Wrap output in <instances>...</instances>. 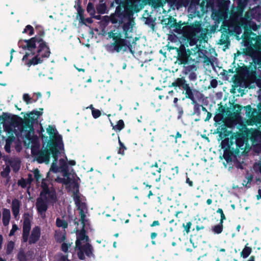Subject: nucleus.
Wrapping results in <instances>:
<instances>
[{"label": "nucleus", "mask_w": 261, "mask_h": 261, "mask_svg": "<svg viewBox=\"0 0 261 261\" xmlns=\"http://www.w3.org/2000/svg\"><path fill=\"white\" fill-rule=\"evenodd\" d=\"M57 261H69L67 258V257L65 256L59 255L57 256L56 258Z\"/></svg>", "instance_id": "obj_37"}, {"label": "nucleus", "mask_w": 261, "mask_h": 261, "mask_svg": "<svg viewBox=\"0 0 261 261\" xmlns=\"http://www.w3.org/2000/svg\"><path fill=\"white\" fill-rule=\"evenodd\" d=\"M260 16L261 6H258L248 12L244 17L237 16L234 22V27L232 29L230 27L229 29L231 31L239 35L242 32L241 28H243L244 32L242 38L245 45L257 50H261V36L256 35L252 31L257 30L259 25H256L252 19L259 21Z\"/></svg>", "instance_id": "obj_1"}, {"label": "nucleus", "mask_w": 261, "mask_h": 261, "mask_svg": "<svg viewBox=\"0 0 261 261\" xmlns=\"http://www.w3.org/2000/svg\"><path fill=\"white\" fill-rule=\"evenodd\" d=\"M220 251H221V252H225V250L224 249H223V248H222V249H220Z\"/></svg>", "instance_id": "obj_61"}, {"label": "nucleus", "mask_w": 261, "mask_h": 261, "mask_svg": "<svg viewBox=\"0 0 261 261\" xmlns=\"http://www.w3.org/2000/svg\"><path fill=\"white\" fill-rule=\"evenodd\" d=\"M113 246H114V247H115V248H116V242H115L113 243Z\"/></svg>", "instance_id": "obj_62"}, {"label": "nucleus", "mask_w": 261, "mask_h": 261, "mask_svg": "<svg viewBox=\"0 0 261 261\" xmlns=\"http://www.w3.org/2000/svg\"><path fill=\"white\" fill-rule=\"evenodd\" d=\"M156 236H157L156 233H155V232H152V233H151V238L152 239H154V238H155V237H156Z\"/></svg>", "instance_id": "obj_46"}, {"label": "nucleus", "mask_w": 261, "mask_h": 261, "mask_svg": "<svg viewBox=\"0 0 261 261\" xmlns=\"http://www.w3.org/2000/svg\"><path fill=\"white\" fill-rule=\"evenodd\" d=\"M14 247V243L12 241L8 242L6 247V252L7 254H10Z\"/></svg>", "instance_id": "obj_26"}, {"label": "nucleus", "mask_w": 261, "mask_h": 261, "mask_svg": "<svg viewBox=\"0 0 261 261\" xmlns=\"http://www.w3.org/2000/svg\"><path fill=\"white\" fill-rule=\"evenodd\" d=\"M124 125L123 120H120L118 121L117 124L113 127V128L120 131L124 127Z\"/></svg>", "instance_id": "obj_28"}, {"label": "nucleus", "mask_w": 261, "mask_h": 261, "mask_svg": "<svg viewBox=\"0 0 261 261\" xmlns=\"http://www.w3.org/2000/svg\"><path fill=\"white\" fill-rule=\"evenodd\" d=\"M189 29L190 33L188 35L187 38L190 41V45H193L196 43V34L199 33L200 31V25L197 24L192 25L190 27Z\"/></svg>", "instance_id": "obj_12"}, {"label": "nucleus", "mask_w": 261, "mask_h": 261, "mask_svg": "<svg viewBox=\"0 0 261 261\" xmlns=\"http://www.w3.org/2000/svg\"><path fill=\"white\" fill-rule=\"evenodd\" d=\"M22 33L28 34L30 36L34 34V29L31 25H28L26 26Z\"/></svg>", "instance_id": "obj_27"}, {"label": "nucleus", "mask_w": 261, "mask_h": 261, "mask_svg": "<svg viewBox=\"0 0 261 261\" xmlns=\"http://www.w3.org/2000/svg\"><path fill=\"white\" fill-rule=\"evenodd\" d=\"M241 228V226L240 225H238L237 227V230L239 231H240V229Z\"/></svg>", "instance_id": "obj_57"}, {"label": "nucleus", "mask_w": 261, "mask_h": 261, "mask_svg": "<svg viewBox=\"0 0 261 261\" xmlns=\"http://www.w3.org/2000/svg\"><path fill=\"white\" fill-rule=\"evenodd\" d=\"M204 228V227L203 226H201V227H199V226H197L196 227V229L197 230H199L200 229H203Z\"/></svg>", "instance_id": "obj_53"}, {"label": "nucleus", "mask_w": 261, "mask_h": 261, "mask_svg": "<svg viewBox=\"0 0 261 261\" xmlns=\"http://www.w3.org/2000/svg\"><path fill=\"white\" fill-rule=\"evenodd\" d=\"M20 205V202L18 200L15 199L13 200L12 203V209L13 215L15 218H16L19 215Z\"/></svg>", "instance_id": "obj_15"}, {"label": "nucleus", "mask_w": 261, "mask_h": 261, "mask_svg": "<svg viewBox=\"0 0 261 261\" xmlns=\"http://www.w3.org/2000/svg\"><path fill=\"white\" fill-rule=\"evenodd\" d=\"M238 168H243V166L242 165H239L237 166Z\"/></svg>", "instance_id": "obj_60"}, {"label": "nucleus", "mask_w": 261, "mask_h": 261, "mask_svg": "<svg viewBox=\"0 0 261 261\" xmlns=\"http://www.w3.org/2000/svg\"><path fill=\"white\" fill-rule=\"evenodd\" d=\"M9 166H11L13 170L15 172L17 171L20 167V162L19 160L13 159L9 162Z\"/></svg>", "instance_id": "obj_19"}, {"label": "nucleus", "mask_w": 261, "mask_h": 261, "mask_svg": "<svg viewBox=\"0 0 261 261\" xmlns=\"http://www.w3.org/2000/svg\"><path fill=\"white\" fill-rule=\"evenodd\" d=\"M3 126L4 130L8 133L5 148L7 152H10L11 144L14 138V134L17 135V129L20 127L19 122L15 118L8 117L4 120Z\"/></svg>", "instance_id": "obj_10"}, {"label": "nucleus", "mask_w": 261, "mask_h": 261, "mask_svg": "<svg viewBox=\"0 0 261 261\" xmlns=\"http://www.w3.org/2000/svg\"><path fill=\"white\" fill-rule=\"evenodd\" d=\"M118 107H119V110H121L122 108V106L121 105H119Z\"/></svg>", "instance_id": "obj_59"}, {"label": "nucleus", "mask_w": 261, "mask_h": 261, "mask_svg": "<svg viewBox=\"0 0 261 261\" xmlns=\"http://www.w3.org/2000/svg\"><path fill=\"white\" fill-rule=\"evenodd\" d=\"M23 100L28 105L34 101H36V100H33L32 98L30 97V95L28 94H24L23 95Z\"/></svg>", "instance_id": "obj_29"}, {"label": "nucleus", "mask_w": 261, "mask_h": 261, "mask_svg": "<svg viewBox=\"0 0 261 261\" xmlns=\"http://www.w3.org/2000/svg\"><path fill=\"white\" fill-rule=\"evenodd\" d=\"M160 225V223L158 221H154L151 224V227H154L155 226H158Z\"/></svg>", "instance_id": "obj_42"}, {"label": "nucleus", "mask_w": 261, "mask_h": 261, "mask_svg": "<svg viewBox=\"0 0 261 261\" xmlns=\"http://www.w3.org/2000/svg\"><path fill=\"white\" fill-rule=\"evenodd\" d=\"M36 94L37 95L38 98H40L41 97V94L39 92L36 93Z\"/></svg>", "instance_id": "obj_54"}, {"label": "nucleus", "mask_w": 261, "mask_h": 261, "mask_svg": "<svg viewBox=\"0 0 261 261\" xmlns=\"http://www.w3.org/2000/svg\"><path fill=\"white\" fill-rule=\"evenodd\" d=\"M42 111H33L25 117L20 126V136L24 138V143L27 147L31 148L32 153H35V148L38 145V138L34 135L33 122L42 115Z\"/></svg>", "instance_id": "obj_6"}, {"label": "nucleus", "mask_w": 261, "mask_h": 261, "mask_svg": "<svg viewBox=\"0 0 261 261\" xmlns=\"http://www.w3.org/2000/svg\"><path fill=\"white\" fill-rule=\"evenodd\" d=\"M18 258L19 261H27V259L23 252L20 251L18 254Z\"/></svg>", "instance_id": "obj_36"}, {"label": "nucleus", "mask_w": 261, "mask_h": 261, "mask_svg": "<svg viewBox=\"0 0 261 261\" xmlns=\"http://www.w3.org/2000/svg\"><path fill=\"white\" fill-rule=\"evenodd\" d=\"M223 230V224L220 222V224L215 226L213 228V231L215 233L219 234Z\"/></svg>", "instance_id": "obj_23"}, {"label": "nucleus", "mask_w": 261, "mask_h": 261, "mask_svg": "<svg viewBox=\"0 0 261 261\" xmlns=\"http://www.w3.org/2000/svg\"><path fill=\"white\" fill-rule=\"evenodd\" d=\"M181 137V134L177 132L176 133V136H175V138L176 139L177 138H180Z\"/></svg>", "instance_id": "obj_52"}, {"label": "nucleus", "mask_w": 261, "mask_h": 261, "mask_svg": "<svg viewBox=\"0 0 261 261\" xmlns=\"http://www.w3.org/2000/svg\"><path fill=\"white\" fill-rule=\"evenodd\" d=\"M40 237V228L36 226L33 228L32 230L31 236L29 239L30 244H33L36 243L39 239Z\"/></svg>", "instance_id": "obj_13"}, {"label": "nucleus", "mask_w": 261, "mask_h": 261, "mask_svg": "<svg viewBox=\"0 0 261 261\" xmlns=\"http://www.w3.org/2000/svg\"><path fill=\"white\" fill-rule=\"evenodd\" d=\"M87 11L91 16H94L95 14V8L94 5L92 3H88L87 7Z\"/></svg>", "instance_id": "obj_22"}, {"label": "nucleus", "mask_w": 261, "mask_h": 261, "mask_svg": "<svg viewBox=\"0 0 261 261\" xmlns=\"http://www.w3.org/2000/svg\"><path fill=\"white\" fill-rule=\"evenodd\" d=\"M0 261H6V260L3 259L2 258L0 257Z\"/></svg>", "instance_id": "obj_64"}, {"label": "nucleus", "mask_w": 261, "mask_h": 261, "mask_svg": "<svg viewBox=\"0 0 261 261\" xmlns=\"http://www.w3.org/2000/svg\"><path fill=\"white\" fill-rule=\"evenodd\" d=\"M97 10L98 13L103 14L105 12L106 7L104 4H100L97 7Z\"/></svg>", "instance_id": "obj_33"}, {"label": "nucleus", "mask_w": 261, "mask_h": 261, "mask_svg": "<svg viewBox=\"0 0 261 261\" xmlns=\"http://www.w3.org/2000/svg\"><path fill=\"white\" fill-rule=\"evenodd\" d=\"M191 55V51L189 49L185 50L179 55L178 61L180 64H186L188 63Z\"/></svg>", "instance_id": "obj_14"}, {"label": "nucleus", "mask_w": 261, "mask_h": 261, "mask_svg": "<svg viewBox=\"0 0 261 261\" xmlns=\"http://www.w3.org/2000/svg\"><path fill=\"white\" fill-rule=\"evenodd\" d=\"M85 21L86 22V24L87 23H91L93 22L92 19L90 18H87L86 19H85Z\"/></svg>", "instance_id": "obj_43"}, {"label": "nucleus", "mask_w": 261, "mask_h": 261, "mask_svg": "<svg viewBox=\"0 0 261 261\" xmlns=\"http://www.w3.org/2000/svg\"><path fill=\"white\" fill-rule=\"evenodd\" d=\"M133 22L129 21L124 24L122 29H118L109 33V37L114 41L113 45L116 51L129 49L132 54L135 53L136 42L132 36Z\"/></svg>", "instance_id": "obj_2"}, {"label": "nucleus", "mask_w": 261, "mask_h": 261, "mask_svg": "<svg viewBox=\"0 0 261 261\" xmlns=\"http://www.w3.org/2000/svg\"><path fill=\"white\" fill-rule=\"evenodd\" d=\"M10 219V211L7 208L3 210V222L5 226H7Z\"/></svg>", "instance_id": "obj_16"}, {"label": "nucleus", "mask_w": 261, "mask_h": 261, "mask_svg": "<svg viewBox=\"0 0 261 261\" xmlns=\"http://www.w3.org/2000/svg\"><path fill=\"white\" fill-rule=\"evenodd\" d=\"M77 13L76 15V19L78 20L80 23L86 24L85 18L84 17V10L79 6L77 9Z\"/></svg>", "instance_id": "obj_17"}, {"label": "nucleus", "mask_w": 261, "mask_h": 261, "mask_svg": "<svg viewBox=\"0 0 261 261\" xmlns=\"http://www.w3.org/2000/svg\"><path fill=\"white\" fill-rule=\"evenodd\" d=\"M177 101H178V98H174V103H176Z\"/></svg>", "instance_id": "obj_58"}, {"label": "nucleus", "mask_w": 261, "mask_h": 261, "mask_svg": "<svg viewBox=\"0 0 261 261\" xmlns=\"http://www.w3.org/2000/svg\"><path fill=\"white\" fill-rule=\"evenodd\" d=\"M173 171H175V174H177L178 173V167H175V168H172Z\"/></svg>", "instance_id": "obj_48"}, {"label": "nucleus", "mask_w": 261, "mask_h": 261, "mask_svg": "<svg viewBox=\"0 0 261 261\" xmlns=\"http://www.w3.org/2000/svg\"><path fill=\"white\" fill-rule=\"evenodd\" d=\"M31 228V217L25 215L23 220L22 240L24 242L28 240V236Z\"/></svg>", "instance_id": "obj_11"}, {"label": "nucleus", "mask_w": 261, "mask_h": 261, "mask_svg": "<svg viewBox=\"0 0 261 261\" xmlns=\"http://www.w3.org/2000/svg\"><path fill=\"white\" fill-rule=\"evenodd\" d=\"M152 195H153V194H152V192H151V191H149V194H148V197L149 198H150V197L151 196H152Z\"/></svg>", "instance_id": "obj_56"}, {"label": "nucleus", "mask_w": 261, "mask_h": 261, "mask_svg": "<svg viewBox=\"0 0 261 261\" xmlns=\"http://www.w3.org/2000/svg\"><path fill=\"white\" fill-rule=\"evenodd\" d=\"M77 69L79 70V71H84V69H79V68H77Z\"/></svg>", "instance_id": "obj_63"}, {"label": "nucleus", "mask_w": 261, "mask_h": 261, "mask_svg": "<svg viewBox=\"0 0 261 261\" xmlns=\"http://www.w3.org/2000/svg\"><path fill=\"white\" fill-rule=\"evenodd\" d=\"M70 246V244H67L66 243H64L62 245V249L63 251L66 252L68 250V249Z\"/></svg>", "instance_id": "obj_39"}, {"label": "nucleus", "mask_w": 261, "mask_h": 261, "mask_svg": "<svg viewBox=\"0 0 261 261\" xmlns=\"http://www.w3.org/2000/svg\"><path fill=\"white\" fill-rule=\"evenodd\" d=\"M34 177L36 180L38 181L41 179V175L40 174L39 171L38 169H36L33 171Z\"/></svg>", "instance_id": "obj_35"}, {"label": "nucleus", "mask_w": 261, "mask_h": 261, "mask_svg": "<svg viewBox=\"0 0 261 261\" xmlns=\"http://www.w3.org/2000/svg\"><path fill=\"white\" fill-rule=\"evenodd\" d=\"M47 132L49 135L51 139V142H48L46 145H43L41 150L36 152V147H34L35 153L36 155L37 161L40 163H45L48 164L50 155L52 157L56 158L58 153V148H60L62 145V137L58 134L57 130L54 127L49 126L47 128Z\"/></svg>", "instance_id": "obj_4"}, {"label": "nucleus", "mask_w": 261, "mask_h": 261, "mask_svg": "<svg viewBox=\"0 0 261 261\" xmlns=\"http://www.w3.org/2000/svg\"><path fill=\"white\" fill-rule=\"evenodd\" d=\"M41 187L43 190L40 193V197L37 200L36 207L41 217H44L48 205L54 202L56 197L55 191L48 189L45 179L42 180Z\"/></svg>", "instance_id": "obj_9"}, {"label": "nucleus", "mask_w": 261, "mask_h": 261, "mask_svg": "<svg viewBox=\"0 0 261 261\" xmlns=\"http://www.w3.org/2000/svg\"><path fill=\"white\" fill-rule=\"evenodd\" d=\"M240 132L241 133H233L231 139L235 140L238 152L244 154L249 152L251 146L255 144L260 134L256 129L247 127H243Z\"/></svg>", "instance_id": "obj_7"}, {"label": "nucleus", "mask_w": 261, "mask_h": 261, "mask_svg": "<svg viewBox=\"0 0 261 261\" xmlns=\"http://www.w3.org/2000/svg\"><path fill=\"white\" fill-rule=\"evenodd\" d=\"M212 203V200L211 199H208L206 201V203L208 204V205H210Z\"/></svg>", "instance_id": "obj_51"}, {"label": "nucleus", "mask_w": 261, "mask_h": 261, "mask_svg": "<svg viewBox=\"0 0 261 261\" xmlns=\"http://www.w3.org/2000/svg\"><path fill=\"white\" fill-rule=\"evenodd\" d=\"M118 153L123 155L124 154V150L121 148H119Z\"/></svg>", "instance_id": "obj_47"}, {"label": "nucleus", "mask_w": 261, "mask_h": 261, "mask_svg": "<svg viewBox=\"0 0 261 261\" xmlns=\"http://www.w3.org/2000/svg\"><path fill=\"white\" fill-rule=\"evenodd\" d=\"M192 223L190 222L187 223L186 225L184 226L185 229L187 232H189L190 231V229L191 227Z\"/></svg>", "instance_id": "obj_40"}, {"label": "nucleus", "mask_w": 261, "mask_h": 261, "mask_svg": "<svg viewBox=\"0 0 261 261\" xmlns=\"http://www.w3.org/2000/svg\"><path fill=\"white\" fill-rule=\"evenodd\" d=\"M211 116H212L211 114L210 113L208 112L205 121L208 120L211 118Z\"/></svg>", "instance_id": "obj_49"}, {"label": "nucleus", "mask_w": 261, "mask_h": 261, "mask_svg": "<svg viewBox=\"0 0 261 261\" xmlns=\"http://www.w3.org/2000/svg\"><path fill=\"white\" fill-rule=\"evenodd\" d=\"M188 85L186 83V80L184 78H177L172 83L173 87H182L184 88L185 85Z\"/></svg>", "instance_id": "obj_18"}, {"label": "nucleus", "mask_w": 261, "mask_h": 261, "mask_svg": "<svg viewBox=\"0 0 261 261\" xmlns=\"http://www.w3.org/2000/svg\"><path fill=\"white\" fill-rule=\"evenodd\" d=\"M18 229V227L16 224H13L12 225V228L11 230H10L9 236H12L14 234L15 231Z\"/></svg>", "instance_id": "obj_38"}, {"label": "nucleus", "mask_w": 261, "mask_h": 261, "mask_svg": "<svg viewBox=\"0 0 261 261\" xmlns=\"http://www.w3.org/2000/svg\"><path fill=\"white\" fill-rule=\"evenodd\" d=\"M15 52V50L13 49H12L11 50V56H10V62L12 61V59H13V55H12V54L13 53Z\"/></svg>", "instance_id": "obj_50"}, {"label": "nucleus", "mask_w": 261, "mask_h": 261, "mask_svg": "<svg viewBox=\"0 0 261 261\" xmlns=\"http://www.w3.org/2000/svg\"><path fill=\"white\" fill-rule=\"evenodd\" d=\"M118 141H119V144L120 145V148H121L123 149V150H125L126 149V147L124 145V144L121 142L119 137H118Z\"/></svg>", "instance_id": "obj_41"}, {"label": "nucleus", "mask_w": 261, "mask_h": 261, "mask_svg": "<svg viewBox=\"0 0 261 261\" xmlns=\"http://www.w3.org/2000/svg\"><path fill=\"white\" fill-rule=\"evenodd\" d=\"M10 172V168L9 165H7L1 172V175L3 177H7Z\"/></svg>", "instance_id": "obj_31"}, {"label": "nucleus", "mask_w": 261, "mask_h": 261, "mask_svg": "<svg viewBox=\"0 0 261 261\" xmlns=\"http://www.w3.org/2000/svg\"><path fill=\"white\" fill-rule=\"evenodd\" d=\"M61 155V153L58 150V153L56 158L53 157L54 159L51 168L49 171L47 173V177L51 171L54 172H63V177H58L55 180L59 182H62L66 185H68L69 187L73 188V192L76 195L78 192L79 186L70 177V175L68 173L69 169L68 165L74 166L76 162L74 160H70L67 162V159L66 156H63L59 159V165H57V159L59 155ZM76 197L77 195L75 196Z\"/></svg>", "instance_id": "obj_5"}, {"label": "nucleus", "mask_w": 261, "mask_h": 261, "mask_svg": "<svg viewBox=\"0 0 261 261\" xmlns=\"http://www.w3.org/2000/svg\"><path fill=\"white\" fill-rule=\"evenodd\" d=\"M56 239L58 242H61L65 239L64 233H57L56 234Z\"/></svg>", "instance_id": "obj_30"}, {"label": "nucleus", "mask_w": 261, "mask_h": 261, "mask_svg": "<svg viewBox=\"0 0 261 261\" xmlns=\"http://www.w3.org/2000/svg\"><path fill=\"white\" fill-rule=\"evenodd\" d=\"M257 199H261V189L258 190V194L257 195Z\"/></svg>", "instance_id": "obj_45"}, {"label": "nucleus", "mask_w": 261, "mask_h": 261, "mask_svg": "<svg viewBox=\"0 0 261 261\" xmlns=\"http://www.w3.org/2000/svg\"><path fill=\"white\" fill-rule=\"evenodd\" d=\"M25 42L27 49L22 59L24 65H36L42 62V58L49 57V48L41 39L34 38Z\"/></svg>", "instance_id": "obj_3"}, {"label": "nucleus", "mask_w": 261, "mask_h": 261, "mask_svg": "<svg viewBox=\"0 0 261 261\" xmlns=\"http://www.w3.org/2000/svg\"><path fill=\"white\" fill-rule=\"evenodd\" d=\"M81 215V227L82 230L77 233V239L76 241V248L78 249L77 255L80 259L85 258L84 253L88 256L91 257L93 255V248L92 246L88 243V238L85 235L84 228L85 225V215L83 211H80Z\"/></svg>", "instance_id": "obj_8"}, {"label": "nucleus", "mask_w": 261, "mask_h": 261, "mask_svg": "<svg viewBox=\"0 0 261 261\" xmlns=\"http://www.w3.org/2000/svg\"><path fill=\"white\" fill-rule=\"evenodd\" d=\"M160 179H161V175L159 174V176H158V177L155 179V180L156 181H159L160 180Z\"/></svg>", "instance_id": "obj_55"}, {"label": "nucleus", "mask_w": 261, "mask_h": 261, "mask_svg": "<svg viewBox=\"0 0 261 261\" xmlns=\"http://www.w3.org/2000/svg\"><path fill=\"white\" fill-rule=\"evenodd\" d=\"M186 91V97L190 99L193 98V94L192 89L190 88L189 84L184 86L183 88Z\"/></svg>", "instance_id": "obj_21"}, {"label": "nucleus", "mask_w": 261, "mask_h": 261, "mask_svg": "<svg viewBox=\"0 0 261 261\" xmlns=\"http://www.w3.org/2000/svg\"><path fill=\"white\" fill-rule=\"evenodd\" d=\"M217 212L220 214L221 215V223H223V221L226 219L225 215L223 213V210L221 208H218L217 211Z\"/></svg>", "instance_id": "obj_34"}, {"label": "nucleus", "mask_w": 261, "mask_h": 261, "mask_svg": "<svg viewBox=\"0 0 261 261\" xmlns=\"http://www.w3.org/2000/svg\"><path fill=\"white\" fill-rule=\"evenodd\" d=\"M151 173L153 175H156V172L159 174L160 173L161 171V169L159 168L158 164L156 163L154 165L151 166Z\"/></svg>", "instance_id": "obj_24"}, {"label": "nucleus", "mask_w": 261, "mask_h": 261, "mask_svg": "<svg viewBox=\"0 0 261 261\" xmlns=\"http://www.w3.org/2000/svg\"><path fill=\"white\" fill-rule=\"evenodd\" d=\"M186 182L189 184L190 187L193 186V182L190 180L189 178H187L186 179Z\"/></svg>", "instance_id": "obj_44"}, {"label": "nucleus", "mask_w": 261, "mask_h": 261, "mask_svg": "<svg viewBox=\"0 0 261 261\" xmlns=\"http://www.w3.org/2000/svg\"><path fill=\"white\" fill-rule=\"evenodd\" d=\"M56 224L58 227H62L64 228H65L67 227V222L63 220L60 219L59 218L57 219Z\"/></svg>", "instance_id": "obj_25"}, {"label": "nucleus", "mask_w": 261, "mask_h": 261, "mask_svg": "<svg viewBox=\"0 0 261 261\" xmlns=\"http://www.w3.org/2000/svg\"><path fill=\"white\" fill-rule=\"evenodd\" d=\"M248 244H247L241 253V257L244 258H247L252 252V249L247 246Z\"/></svg>", "instance_id": "obj_20"}, {"label": "nucleus", "mask_w": 261, "mask_h": 261, "mask_svg": "<svg viewBox=\"0 0 261 261\" xmlns=\"http://www.w3.org/2000/svg\"><path fill=\"white\" fill-rule=\"evenodd\" d=\"M92 114L94 118H97L101 115V112L99 110L92 108Z\"/></svg>", "instance_id": "obj_32"}]
</instances>
